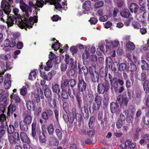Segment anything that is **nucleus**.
<instances>
[{
  "label": "nucleus",
  "mask_w": 149,
  "mask_h": 149,
  "mask_svg": "<svg viewBox=\"0 0 149 149\" xmlns=\"http://www.w3.org/2000/svg\"><path fill=\"white\" fill-rule=\"evenodd\" d=\"M13 12L15 16V23L21 28H25L27 30L26 28L30 29L32 27V26L34 23H37L38 22L37 17L34 16L33 17H30L27 19L28 17H22L23 19H22V17L19 13V10L17 8H14L13 9Z\"/></svg>",
  "instance_id": "f257e3e1"
},
{
  "label": "nucleus",
  "mask_w": 149,
  "mask_h": 149,
  "mask_svg": "<svg viewBox=\"0 0 149 149\" xmlns=\"http://www.w3.org/2000/svg\"><path fill=\"white\" fill-rule=\"evenodd\" d=\"M19 3L20 5L19 7L21 9L23 12L24 18L29 17L30 13L32 12L31 7H29L23 1V0H20Z\"/></svg>",
  "instance_id": "f03ea898"
},
{
  "label": "nucleus",
  "mask_w": 149,
  "mask_h": 149,
  "mask_svg": "<svg viewBox=\"0 0 149 149\" xmlns=\"http://www.w3.org/2000/svg\"><path fill=\"white\" fill-rule=\"evenodd\" d=\"M13 0H2L1 3V8L4 13L7 14H10L11 11V5L13 2Z\"/></svg>",
  "instance_id": "7ed1b4c3"
},
{
  "label": "nucleus",
  "mask_w": 149,
  "mask_h": 149,
  "mask_svg": "<svg viewBox=\"0 0 149 149\" xmlns=\"http://www.w3.org/2000/svg\"><path fill=\"white\" fill-rule=\"evenodd\" d=\"M110 86L109 83L106 82L103 83H100L97 86V91L100 94H103L107 91L109 88Z\"/></svg>",
  "instance_id": "20e7f679"
},
{
  "label": "nucleus",
  "mask_w": 149,
  "mask_h": 149,
  "mask_svg": "<svg viewBox=\"0 0 149 149\" xmlns=\"http://www.w3.org/2000/svg\"><path fill=\"white\" fill-rule=\"evenodd\" d=\"M116 101L121 106H126L128 102V99L127 97H123L122 95H120L117 97Z\"/></svg>",
  "instance_id": "39448f33"
},
{
  "label": "nucleus",
  "mask_w": 149,
  "mask_h": 149,
  "mask_svg": "<svg viewBox=\"0 0 149 149\" xmlns=\"http://www.w3.org/2000/svg\"><path fill=\"white\" fill-rule=\"evenodd\" d=\"M6 14V16L5 20H6L7 26L8 27L11 26L14 24V20H15V19L14 16L13 15L12 16L9 15L10 14H7L5 13H4Z\"/></svg>",
  "instance_id": "423d86ee"
},
{
  "label": "nucleus",
  "mask_w": 149,
  "mask_h": 149,
  "mask_svg": "<svg viewBox=\"0 0 149 149\" xmlns=\"http://www.w3.org/2000/svg\"><path fill=\"white\" fill-rule=\"evenodd\" d=\"M79 82L78 85V88L79 90L81 92H83L86 89V84L82 79L81 77H79L78 78Z\"/></svg>",
  "instance_id": "0eeeda50"
},
{
  "label": "nucleus",
  "mask_w": 149,
  "mask_h": 149,
  "mask_svg": "<svg viewBox=\"0 0 149 149\" xmlns=\"http://www.w3.org/2000/svg\"><path fill=\"white\" fill-rule=\"evenodd\" d=\"M111 89L112 91L117 92L118 86V79L116 78H113L110 79Z\"/></svg>",
  "instance_id": "6e6552de"
},
{
  "label": "nucleus",
  "mask_w": 149,
  "mask_h": 149,
  "mask_svg": "<svg viewBox=\"0 0 149 149\" xmlns=\"http://www.w3.org/2000/svg\"><path fill=\"white\" fill-rule=\"evenodd\" d=\"M8 139L10 143H15L19 139L18 132L15 133L13 134L8 135Z\"/></svg>",
  "instance_id": "1a4fd4ad"
},
{
  "label": "nucleus",
  "mask_w": 149,
  "mask_h": 149,
  "mask_svg": "<svg viewBox=\"0 0 149 149\" xmlns=\"http://www.w3.org/2000/svg\"><path fill=\"white\" fill-rule=\"evenodd\" d=\"M45 1L42 0H40V1H37L36 5L34 4L31 1H30L29 2V7H31L32 9V7L34 8L35 9L37 8V7H42L44 3H45Z\"/></svg>",
  "instance_id": "9d476101"
},
{
  "label": "nucleus",
  "mask_w": 149,
  "mask_h": 149,
  "mask_svg": "<svg viewBox=\"0 0 149 149\" xmlns=\"http://www.w3.org/2000/svg\"><path fill=\"white\" fill-rule=\"evenodd\" d=\"M16 44L15 39H13L10 41L9 39H6L3 42V46L5 47L9 46L10 47H13Z\"/></svg>",
  "instance_id": "9b49d317"
},
{
  "label": "nucleus",
  "mask_w": 149,
  "mask_h": 149,
  "mask_svg": "<svg viewBox=\"0 0 149 149\" xmlns=\"http://www.w3.org/2000/svg\"><path fill=\"white\" fill-rule=\"evenodd\" d=\"M3 113V110H0V127L2 128L4 127L5 123L6 125V123L4 121L6 119V116Z\"/></svg>",
  "instance_id": "f8f14e48"
},
{
  "label": "nucleus",
  "mask_w": 149,
  "mask_h": 149,
  "mask_svg": "<svg viewBox=\"0 0 149 149\" xmlns=\"http://www.w3.org/2000/svg\"><path fill=\"white\" fill-rule=\"evenodd\" d=\"M20 139L22 141L25 143H29L30 142V141L28 137L25 133L22 132L20 134Z\"/></svg>",
  "instance_id": "ddd939ff"
},
{
  "label": "nucleus",
  "mask_w": 149,
  "mask_h": 149,
  "mask_svg": "<svg viewBox=\"0 0 149 149\" xmlns=\"http://www.w3.org/2000/svg\"><path fill=\"white\" fill-rule=\"evenodd\" d=\"M26 106L27 108L30 111H34L35 110V104L32 101L29 100L26 102Z\"/></svg>",
  "instance_id": "4468645a"
},
{
  "label": "nucleus",
  "mask_w": 149,
  "mask_h": 149,
  "mask_svg": "<svg viewBox=\"0 0 149 149\" xmlns=\"http://www.w3.org/2000/svg\"><path fill=\"white\" fill-rule=\"evenodd\" d=\"M11 102H15L16 103H19L21 101V99L19 96L17 94H14L13 93L10 96Z\"/></svg>",
  "instance_id": "2eb2a0df"
},
{
  "label": "nucleus",
  "mask_w": 149,
  "mask_h": 149,
  "mask_svg": "<svg viewBox=\"0 0 149 149\" xmlns=\"http://www.w3.org/2000/svg\"><path fill=\"white\" fill-rule=\"evenodd\" d=\"M110 107L111 111L113 113H115L119 108V106L114 102L111 103Z\"/></svg>",
  "instance_id": "dca6fc26"
},
{
  "label": "nucleus",
  "mask_w": 149,
  "mask_h": 149,
  "mask_svg": "<svg viewBox=\"0 0 149 149\" xmlns=\"http://www.w3.org/2000/svg\"><path fill=\"white\" fill-rule=\"evenodd\" d=\"M49 143L52 146H57L59 143V141L55 138L51 137L49 140Z\"/></svg>",
  "instance_id": "f3484780"
},
{
  "label": "nucleus",
  "mask_w": 149,
  "mask_h": 149,
  "mask_svg": "<svg viewBox=\"0 0 149 149\" xmlns=\"http://www.w3.org/2000/svg\"><path fill=\"white\" fill-rule=\"evenodd\" d=\"M52 88L53 91L54 93L58 94L60 92L59 86L57 84H52Z\"/></svg>",
  "instance_id": "a211bd4d"
},
{
  "label": "nucleus",
  "mask_w": 149,
  "mask_h": 149,
  "mask_svg": "<svg viewBox=\"0 0 149 149\" xmlns=\"http://www.w3.org/2000/svg\"><path fill=\"white\" fill-rule=\"evenodd\" d=\"M141 68L143 70H149V64L144 60H142L141 61Z\"/></svg>",
  "instance_id": "6ab92c4d"
},
{
  "label": "nucleus",
  "mask_w": 149,
  "mask_h": 149,
  "mask_svg": "<svg viewBox=\"0 0 149 149\" xmlns=\"http://www.w3.org/2000/svg\"><path fill=\"white\" fill-rule=\"evenodd\" d=\"M120 15L123 17L127 18L129 17L130 14L128 9H125L121 12Z\"/></svg>",
  "instance_id": "aec40b11"
},
{
  "label": "nucleus",
  "mask_w": 149,
  "mask_h": 149,
  "mask_svg": "<svg viewBox=\"0 0 149 149\" xmlns=\"http://www.w3.org/2000/svg\"><path fill=\"white\" fill-rule=\"evenodd\" d=\"M139 8L138 6L134 3H132L130 6V10L132 13H136Z\"/></svg>",
  "instance_id": "412c9836"
},
{
  "label": "nucleus",
  "mask_w": 149,
  "mask_h": 149,
  "mask_svg": "<svg viewBox=\"0 0 149 149\" xmlns=\"http://www.w3.org/2000/svg\"><path fill=\"white\" fill-rule=\"evenodd\" d=\"M149 137L147 135L143 136L141 137L139 141V143L141 145L146 144L149 141Z\"/></svg>",
  "instance_id": "4be33fe9"
},
{
  "label": "nucleus",
  "mask_w": 149,
  "mask_h": 149,
  "mask_svg": "<svg viewBox=\"0 0 149 149\" xmlns=\"http://www.w3.org/2000/svg\"><path fill=\"white\" fill-rule=\"evenodd\" d=\"M91 3L89 1H86L83 6L84 9L87 10H89L91 9Z\"/></svg>",
  "instance_id": "5701e85b"
},
{
  "label": "nucleus",
  "mask_w": 149,
  "mask_h": 149,
  "mask_svg": "<svg viewBox=\"0 0 149 149\" xmlns=\"http://www.w3.org/2000/svg\"><path fill=\"white\" fill-rule=\"evenodd\" d=\"M39 139L40 142L41 143H45L46 142V136L44 132H42L39 134Z\"/></svg>",
  "instance_id": "b1692460"
},
{
  "label": "nucleus",
  "mask_w": 149,
  "mask_h": 149,
  "mask_svg": "<svg viewBox=\"0 0 149 149\" xmlns=\"http://www.w3.org/2000/svg\"><path fill=\"white\" fill-rule=\"evenodd\" d=\"M91 78L93 82H97L99 79V75L98 73L96 72H95Z\"/></svg>",
  "instance_id": "393cba45"
},
{
  "label": "nucleus",
  "mask_w": 149,
  "mask_h": 149,
  "mask_svg": "<svg viewBox=\"0 0 149 149\" xmlns=\"http://www.w3.org/2000/svg\"><path fill=\"white\" fill-rule=\"evenodd\" d=\"M31 97L32 100H34L35 99H36V100L37 102H39L40 100V97L36 92V93H31Z\"/></svg>",
  "instance_id": "a878e982"
},
{
  "label": "nucleus",
  "mask_w": 149,
  "mask_h": 149,
  "mask_svg": "<svg viewBox=\"0 0 149 149\" xmlns=\"http://www.w3.org/2000/svg\"><path fill=\"white\" fill-rule=\"evenodd\" d=\"M20 129L22 131H26L28 130V127L27 124L24 122H21L19 123Z\"/></svg>",
  "instance_id": "bb28decb"
},
{
  "label": "nucleus",
  "mask_w": 149,
  "mask_h": 149,
  "mask_svg": "<svg viewBox=\"0 0 149 149\" xmlns=\"http://www.w3.org/2000/svg\"><path fill=\"white\" fill-rule=\"evenodd\" d=\"M146 73L145 72H142L141 74L137 76V77L139 80L144 81L146 78Z\"/></svg>",
  "instance_id": "cd10ccee"
},
{
  "label": "nucleus",
  "mask_w": 149,
  "mask_h": 149,
  "mask_svg": "<svg viewBox=\"0 0 149 149\" xmlns=\"http://www.w3.org/2000/svg\"><path fill=\"white\" fill-rule=\"evenodd\" d=\"M143 88L145 93H147L149 92V81H145L143 84Z\"/></svg>",
  "instance_id": "c85d7f7f"
},
{
  "label": "nucleus",
  "mask_w": 149,
  "mask_h": 149,
  "mask_svg": "<svg viewBox=\"0 0 149 149\" xmlns=\"http://www.w3.org/2000/svg\"><path fill=\"white\" fill-rule=\"evenodd\" d=\"M32 117L30 115H27L25 116L24 118V122L26 124H29L31 123Z\"/></svg>",
  "instance_id": "c756f323"
},
{
  "label": "nucleus",
  "mask_w": 149,
  "mask_h": 149,
  "mask_svg": "<svg viewBox=\"0 0 149 149\" xmlns=\"http://www.w3.org/2000/svg\"><path fill=\"white\" fill-rule=\"evenodd\" d=\"M55 73L54 71H52L49 73L47 75L44 76V79L47 81H50L52 78V76L54 75Z\"/></svg>",
  "instance_id": "7c9ffc66"
},
{
  "label": "nucleus",
  "mask_w": 149,
  "mask_h": 149,
  "mask_svg": "<svg viewBox=\"0 0 149 149\" xmlns=\"http://www.w3.org/2000/svg\"><path fill=\"white\" fill-rule=\"evenodd\" d=\"M127 57L130 60L133 62L135 63L137 61L136 57L132 53H128L127 55Z\"/></svg>",
  "instance_id": "2f4dec72"
},
{
  "label": "nucleus",
  "mask_w": 149,
  "mask_h": 149,
  "mask_svg": "<svg viewBox=\"0 0 149 149\" xmlns=\"http://www.w3.org/2000/svg\"><path fill=\"white\" fill-rule=\"evenodd\" d=\"M16 109V106L14 104H10L8 108V113L13 114L15 111Z\"/></svg>",
  "instance_id": "473e14b6"
},
{
  "label": "nucleus",
  "mask_w": 149,
  "mask_h": 149,
  "mask_svg": "<svg viewBox=\"0 0 149 149\" xmlns=\"http://www.w3.org/2000/svg\"><path fill=\"white\" fill-rule=\"evenodd\" d=\"M76 116L77 114L75 110L72 113H71L69 114V117H72V118H69V121L71 123H73L74 119L76 117Z\"/></svg>",
  "instance_id": "72a5a7b5"
},
{
  "label": "nucleus",
  "mask_w": 149,
  "mask_h": 149,
  "mask_svg": "<svg viewBox=\"0 0 149 149\" xmlns=\"http://www.w3.org/2000/svg\"><path fill=\"white\" fill-rule=\"evenodd\" d=\"M47 130L49 134L52 135L53 134L54 131V126L53 125L51 124L47 127Z\"/></svg>",
  "instance_id": "f704fd0d"
},
{
  "label": "nucleus",
  "mask_w": 149,
  "mask_h": 149,
  "mask_svg": "<svg viewBox=\"0 0 149 149\" xmlns=\"http://www.w3.org/2000/svg\"><path fill=\"white\" fill-rule=\"evenodd\" d=\"M134 114V113H127L126 117V121L127 123H130L132 122L133 120Z\"/></svg>",
  "instance_id": "c9c22d12"
},
{
  "label": "nucleus",
  "mask_w": 149,
  "mask_h": 149,
  "mask_svg": "<svg viewBox=\"0 0 149 149\" xmlns=\"http://www.w3.org/2000/svg\"><path fill=\"white\" fill-rule=\"evenodd\" d=\"M65 61L66 63L68 65L71 64L73 62V60L72 58H70L69 55L67 54L65 55Z\"/></svg>",
  "instance_id": "e433bc0d"
},
{
  "label": "nucleus",
  "mask_w": 149,
  "mask_h": 149,
  "mask_svg": "<svg viewBox=\"0 0 149 149\" xmlns=\"http://www.w3.org/2000/svg\"><path fill=\"white\" fill-rule=\"evenodd\" d=\"M127 48L130 50H133L135 48V45L134 43L130 42H127L126 44Z\"/></svg>",
  "instance_id": "4c0bfd02"
},
{
  "label": "nucleus",
  "mask_w": 149,
  "mask_h": 149,
  "mask_svg": "<svg viewBox=\"0 0 149 149\" xmlns=\"http://www.w3.org/2000/svg\"><path fill=\"white\" fill-rule=\"evenodd\" d=\"M42 108L41 105L38 104L36 106V108L35 109V113L36 114L38 115L42 111Z\"/></svg>",
  "instance_id": "58836bf2"
},
{
  "label": "nucleus",
  "mask_w": 149,
  "mask_h": 149,
  "mask_svg": "<svg viewBox=\"0 0 149 149\" xmlns=\"http://www.w3.org/2000/svg\"><path fill=\"white\" fill-rule=\"evenodd\" d=\"M128 113V110H125L121 114L120 118L119 119L121 120L122 121H125V116H126L127 114Z\"/></svg>",
  "instance_id": "ea45409f"
},
{
  "label": "nucleus",
  "mask_w": 149,
  "mask_h": 149,
  "mask_svg": "<svg viewBox=\"0 0 149 149\" xmlns=\"http://www.w3.org/2000/svg\"><path fill=\"white\" fill-rule=\"evenodd\" d=\"M44 93L45 97L47 98L50 97L52 95L51 91L48 88H47L45 89Z\"/></svg>",
  "instance_id": "a19ab883"
},
{
  "label": "nucleus",
  "mask_w": 149,
  "mask_h": 149,
  "mask_svg": "<svg viewBox=\"0 0 149 149\" xmlns=\"http://www.w3.org/2000/svg\"><path fill=\"white\" fill-rule=\"evenodd\" d=\"M36 123L33 122L32 124V135L33 137H35L36 135Z\"/></svg>",
  "instance_id": "79ce46f5"
},
{
  "label": "nucleus",
  "mask_w": 149,
  "mask_h": 149,
  "mask_svg": "<svg viewBox=\"0 0 149 149\" xmlns=\"http://www.w3.org/2000/svg\"><path fill=\"white\" fill-rule=\"evenodd\" d=\"M143 119L145 124L148 125L149 124V111L146 116L143 117Z\"/></svg>",
  "instance_id": "37998d69"
},
{
  "label": "nucleus",
  "mask_w": 149,
  "mask_h": 149,
  "mask_svg": "<svg viewBox=\"0 0 149 149\" xmlns=\"http://www.w3.org/2000/svg\"><path fill=\"white\" fill-rule=\"evenodd\" d=\"M11 86V81L10 80H5L4 87L6 89H9Z\"/></svg>",
  "instance_id": "c03bdc74"
},
{
  "label": "nucleus",
  "mask_w": 149,
  "mask_h": 149,
  "mask_svg": "<svg viewBox=\"0 0 149 149\" xmlns=\"http://www.w3.org/2000/svg\"><path fill=\"white\" fill-rule=\"evenodd\" d=\"M2 91H0V104H5L7 101L6 98L4 97L2 99V95H1L2 93Z\"/></svg>",
  "instance_id": "a18cd8bd"
},
{
  "label": "nucleus",
  "mask_w": 149,
  "mask_h": 149,
  "mask_svg": "<svg viewBox=\"0 0 149 149\" xmlns=\"http://www.w3.org/2000/svg\"><path fill=\"white\" fill-rule=\"evenodd\" d=\"M55 132L58 139L61 140L62 139L63 135L62 132L61 130L59 129H56L55 130Z\"/></svg>",
  "instance_id": "49530a36"
},
{
  "label": "nucleus",
  "mask_w": 149,
  "mask_h": 149,
  "mask_svg": "<svg viewBox=\"0 0 149 149\" xmlns=\"http://www.w3.org/2000/svg\"><path fill=\"white\" fill-rule=\"evenodd\" d=\"M20 93L21 95H25L27 93L26 88L24 86H23L20 89Z\"/></svg>",
  "instance_id": "de8ad7c7"
},
{
  "label": "nucleus",
  "mask_w": 149,
  "mask_h": 149,
  "mask_svg": "<svg viewBox=\"0 0 149 149\" xmlns=\"http://www.w3.org/2000/svg\"><path fill=\"white\" fill-rule=\"evenodd\" d=\"M124 121H122L121 120L118 119L116 122V125L118 129L121 128L124 123Z\"/></svg>",
  "instance_id": "09e8293b"
},
{
  "label": "nucleus",
  "mask_w": 149,
  "mask_h": 149,
  "mask_svg": "<svg viewBox=\"0 0 149 149\" xmlns=\"http://www.w3.org/2000/svg\"><path fill=\"white\" fill-rule=\"evenodd\" d=\"M15 128L13 125H10L8 127L7 132L8 133L10 134H13L14 132Z\"/></svg>",
  "instance_id": "8fccbe9b"
},
{
  "label": "nucleus",
  "mask_w": 149,
  "mask_h": 149,
  "mask_svg": "<svg viewBox=\"0 0 149 149\" xmlns=\"http://www.w3.org/2000/svg\"><path fill=\"white\" fill-rule=\"evenodd\" d=\"M95 121V118L93 116L91 117L89 121L88 125L89 127L90 128H92L93 127Z\"/></svg>",
  "instance_id": "3c124183"
},
{
  "label": "nucleus",
  "mask_w": 149,
  "mask_h": 149,
  "mask_svg": "<svg viewBox=\"0 0 149 149\" xmlns=\"http://www.w3.org/2000/svg\"><path fill=\"white\" fill-rule=\"evenodd\" d=\"M61 96L64 99H67L68 98V94L67 93L66 90H63L61 93Z\"/></svg>",
  "instance_id": "603ef678"
},
{
  "label": "nucleus",
  "mask_w": 149,
  "mask_h": 149,
  "mask_svg": "<svg viewBox=\"0 0 149 149\" xmlns=\"http://www.w3.org/2000/svg\"><path fill=\"white\" fill-rule=\"evenodd\" d=\"M94 102L100 105L102 102L101 97L98 95L96 96L95 98Z\"/></svg>",
  "instance_id": "864d4df0"
},
{
  "label": "nucleus",
  "mask_w": 149,
  "mask_h": 149,
  "mask_svg": "<svg viewBox=\"0 0 149 149\" xmlns=\"http://www.w3.org/2000/svg\"><path fill=\"white\" fill-rule=\"evenodd\" d=\"M126 65L125 63H121L119 66L118 70L120 71H123L125 70Z\"/></svg>",
  "instance_id": "5fc2aeb1"
},
{
  "label": "nucleus",
  "mask_w": 149,
  "mask_h": 149,
  "mask_svg": "<svg viewBox=\"0 0 149 149\" xmlns=\"http://www.w3.org/2000/svg\"><path fill=\"white\" fill-rule=\"evenodd\" d=\"M100 106V105L94 102L92 104V108L93 110H97L99 109Z\"/></svg>",
  "instance_id": "6e6d98bb"
},
{
  "label": "nucleus",
  "mask_w": 149,
  "mask_h": 149,
  "mask_svg": "<svg viewBox=\"0 0 149 149\" xmlns=\"http://www.w3.org/2000/svg\"><path fill=\"white\" fill-rule=\"evenodd\" d=\"M104 5V2L102 1H100L96 2L95 4V7L96 8H98L103 6Z\"/></svg>",
  "instance_id": "4d7b16f0"
},
{
  "label": "nucleus",
  "mask_w": 149,
  "mask_h": 149,
  "mask_svg": "<svg viewBox=\"0 0 149 149\" xmlns=\"http://www.w3.org/2000/svg\"><path fill=\"white\" fill-rule=\"evenodd\" d=\"M36 72L34 71L31 72L30 73L29 79L31 80H33L36 79Z\"/></svg>",
  "instance_id": "13d9d810"
},
{
  "label": "nucleus",
  "mask_w": 149,
  "mask_h": 149,
  "mask_svg": "<svg viewBox=\"0 0 149 149\" xmlns=\"http://www.w3.org/2000/svg\"><path fill=\"white\" fill-rule=\"evenodd\" d=\"M60 44L58 42H56L52 46V47L56 51L57 49H59L60 47Z\"/></svg>",
  "instance_id": "bf43d9fd"
},
{
  "label": "nucleus",
  "mask_w": 149,
  "mask_h": 149,
  "mask_svg": "<svg viewBox=\"0 0 149 149\" xmlns=\"http://www.w3.org/2000/svg\"><path fill=\"white\" fill-rule=\"evenodd\" d=\"M76 84V80L74 79H70L69 80V85L72 88L75 86Z\"/></svg>",
  "instance_id": "052dcab7"
},
{
  "label": "nucleus",
  "mask_w": 149,
  "mask_h": 149,
  "mask_svg": "<svg viewBox=\"0 0 149 149\" xmlns=\"http://www.w3.org/2000/svg\"><path fill=\"white\" fill-rule=\"evenodd\" d=\"M112 62V61L111 58L110 57L107 58L106 59V63L107 65V67H110L111 64Z\"/></svg>",
  "instance_id": "680f3d73"
},
{
  "label": "nucleus",
  "mask_w": 149,
  "mask_h": 149,
  "mask_svg": "<svg viewBox=\"0 0 149 149\" xmlns=\"http://www.w3.org/2000/svg\"><path fill=\"white\" fill-rule=\"evenodd\" d=\"M36 92L41 98H43L44 97L43 92L41 89H38Z\"/></svg>",
  "instance_id": "e2e57ef3"
},
{
  "label": "nucleus",
  "mask_w": 149,
  "mask_h": 149,
  "mask_svg": "<svg viewBox=\"0 0 149 149\" xmlns=\"http://www.w3.org/2000/svg\"><path fill=\"white\" fill-rule=\"evenodd\" d=\"M62 79L65 80L64 85L65 86H67L68 85H69V81H68V79H66V77L64 75L63 76Z\"/></svg>",
  "instance_id": "0e129e2a"
},
{
  "label": "nucleus",
  "mask_w": 149,
  "mask_h": 149,
  "mask_svg": "<svg viewBox=\"0 0 149 149\" xmlns=\"http://www.w3.org/2000/svg\"><path fill=\"white\" fill-rule=\"evenodd\" d=\"M129 143V140L126 141L125 143L122 144L120 145V148L123 149H125L127 147V145Z\"/></svg>",
  "instance_id": "69168bd1"
},
{
  "label": "nucleus",
  "mask_w": 149,
  "mask_h": 149,
  "mask_svg": "<svg viewBox=\"0 0 149 149\" xmlns=\"http://www.w3.org/2000/svg\"><path fill=\"white\" fill-rule=\"evenodd\" d=\"M129 143L128 145H127V147L129 149H134L135 147V144L131 142V141L129 140Z\"/></svg>",
  "instance_id": "338daca9"
},
{
  "label": "nucleus",
  "mask_w": 149,
  "mask_h": 149,
  "mask_svg": "<svg viewBox=\"0 0 149 149\" xmlns=\"http://www.w3.org/2000/svg\"><path fill=\"white\" fill-rule=\"evenodd\" d=\"M106 47L109 49H111L113 47V43L112 41L108 42H107Z\"/></svg>",
  "instance_id": "774afa93"
}]
</instances>
